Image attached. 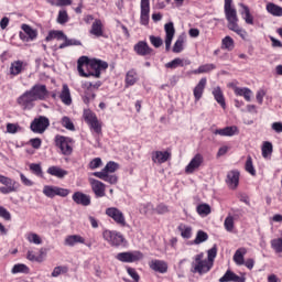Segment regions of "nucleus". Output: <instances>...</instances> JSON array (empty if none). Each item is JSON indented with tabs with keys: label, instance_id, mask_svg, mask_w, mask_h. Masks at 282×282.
Returning a JSON list of instances; mask_svg holds the SVG:
<instances>
[{
	"label": "nucleus",
	"instance_id": "obj_1",
	"mask_svg": "<svg viewBox=\"0 0 282 282\" xmlns=\"http://www.w3.org/2000/svg\"><path fill=\"white\" fill-rule=\"evenodd\" d=\"M109 67V64L101 59H89L87 56H82L77 61V69L79 76L84 78H89L94 76L95 78H100V74Z\"/></svg>",
	"mask_w": 282,
	"mask_h": 282
},
{
	"label": "nucleus",
	"instance_id": "obj_2",
	"mask_svg": "<svg viewBox=\"0 0 282 282\" xmlns=\"http://www.w3.org/2000/svg\"><path fill=\"white\" fill-rule=\"evenodd\" d=\"M224 12H225V19L228 22L227 28L231 32H235L238 34V36H241L243 41H246L248 36V32L241 26H239V17L237 15V9L232 4V0H224Z\"/></svg>",
	"mask_w": 282,
	"mask_h": 282
},
{
	"label": "nucleus",
	"instance_id": "obj_3",
	"mask_svg": "<svg viewBox=\"0 0 282 282\" xmlns=\"http://www.w3.org/2000/svg\"><path fill=\"white\" fill-rule=\"evenodd\" d=\"M83 117L85 122L88 124L91 134L95 138H100V135H102V123L98 120L96 113L90 109H85Z\"/></svg>",
	"mask_w": 282,
	"mask_h": 282
},
{
	"label": "nucleus",
	"instance_id": "obj_4",
	"mask_svg": "<svg viewBox=\"0 0 282 282\" xmlns=\"http://www.w3.org/2000/svg\"><path fill=\"white\" fill-rule=\"evenodd\" d=\"M212 269V263L204 260V253H198L194 257L191 267V272L193 274H207V272H210Z\"/></svg>",
	"mask_w": 282,
	"mask_h": 282
},
{
	"label": "nucleus",
	"instance_id": "obj_5",
	"mask_svg": "<svg viewBox=\"0 0 282 282\" xmlns=\"http://www.w3.org/2000/svg\"><path fill=\"white\" fill-rule=\"evenodd\" d=\"M102 238L112 248H120V246H123V243H127V239H124V236L117 230H109V229L104 230Z\"/></svg>",
	"mask_w": 282,
	"mask_h": 282
},
{
	"label": "nucleus",
	"instance_id": "obj_6",
	"mask_svg": "<svg viewBox=\"0 0 282 282\" xmlns=\"http://www.w3.org/2000/svg\"><path fill=\"white\" fill-rule=\"evenodd\" d=\"M54 142L62 155H72L74 153V140L72 138L57 134Z\"/></svg>",
	"mask_w": 282,
	"mask_h": 282
},
{
	"label": "nucleus",
	"instance_id": "obj_7",
	"mask_svg": "<svg viewBox=\"0 0 282 282\" xmlns=\"http://www.w3.org/2000/svg\"><path fill=\"white\" fill-rule=\"evenodd\" d=\"M115 259H117V261H120L121 263H135V261H140L144 259V254L138 250L123 251V252L117 253Z\"/></svg>",
	"mask_w": 282,
	"mask_h": 282
},
{
	"label": "nucleus",
	"instance_id": "obj_8",
	"mask_svg": "<svg viewBox=\"0 0 282 282\" xmlns=\"http://www.w3.org/2000/svg\"><path fill=\"white\" fill-rule=\"evenodd\" d=\"M50 127V119L45 116H39L34 118L30 124V129L33 133H45Z\"/></svg>",
	"mask_w": 282,
	"mask_h": 282
},
{
	"label": "nucleus",
	"instance_id": "obj_9",
	"mask_svg": "<svg viewBox=\"0 0 282 282\" xmlns=\"http://www.w3.org/2000/svg\"><path fill=\"white\" fill-rule=\"evenodd\" d=\"M34 102L36 100L34 97L31 95L30 90H26L24 94H22L20 97L17 99V104L21 109L24 111H30L31 109H34Z\"/></svg>",
	"mask_w": 282,
	"mask_h": 282
},
{
	"label": "nucleus",
	"instance_id": "obj_10",
	"mask_svg": "<svg viewBox=\"0 0 282 282\" xmlns=\"http://www.w3.org/2000/svg\"><path fill=\"white\" fill-rule=\"evenodd\" d=\"M106 215L110 217V219H113L118 226H127V218H124V214L122 210L118 209V207H108L106 209Z\"/></svg>",
	"mask_w": 282,
	"mask_h": 282
},
{
	"label": "nucleus",
	"instance_id": "obj_11",
	"mask_svg": "<svg viewBox=\"0 0 282 282\" xmlns=\"http://www.w3.org/2000/svg\"><path fill=\"white\" fill-rule=\"evenodd\" d=\"M32 95V97L36 100H46L50 91H47V86L43 84H35L32 86V88L29 90Z\"/></svg>",
	"mask_w": 282,
	"mask_h": 282
},
{
	"label": "nucleus",
	"instance_id": "obj_12",
	"mask_svg": "<svg viewBox=\"0 0 282 282\" xmlns=\"http://www.w3.org/2000/svg\"><path fill=\"white\" fill-rule=\"evenodd\" d=\"M203 164H204V155H202L200 153H197L186 165L185 173L191 175L193 174L194 171H197V169H199V166H202Z\"/></svg>",
	"mask_w": 282,
	"mask_h": 282
},
{
	"label": "nucleus",
	"instance_id": "obj_13",
	"mask_svg": "<svg viewBox=\"0 0 282 282\" xmlns=\"http://www.w3.org/2000/svg\"><path fill=\"white\" fill-rule=\"evenodd\" d=\"M165 30V52L171 51V44L173 43V39L175 36V26L173 22H169L164 25Z\"/></svg>",
	"mask_w": 282,
	"mask_h": 282
},
{
	"label": "nucleus",
	"instance_id": "obj_14",
	"mask_svg": "<svg viewBox=\"0 0 282 282\" xmlns=\"http://www.w3.org/2000/svg\"><path fill=\"white\" fill-rule=\"evenodd\" d=\"M133 50L138 56H150L153 54V48L149 46L147 41H139L134 46Z\"/></svg>",
	"mask_w": 282,
	"mask_h": 282
},
{
	"label": "nucleus",
	"instance_id": "obj_15",
	"mask_svg": "<svg viewBox=\"0 0 282 282\" xmlns=\"http://www.w3.org/2000/svg\"><path fill=\"white\" fill-rule=\"evenodd\" d=\"M89 182H90L91 191L95 194V197H105V195H106L105 183H102L96 178H90Z\"/></svg>",
	"mask_w": 282,
	"mask_h": 282
},
{
	"label": "nucleus",
	"instance_id": "obj_16",
	"mask_svg": "<svg viewBox=\"0 0 282 282\" xmlns=\"http://www.w3.org/2000/svg\"><path fill=\"white\" fill-rule=\"evenodd\" d=\"M73 202L78 204L79 206H90L91 205V196L83 193V192H75L72 196Z\"/></svg>",
	"mask_w": 282,
	"mask_h": 282
},
{
	"label": "nucleus",
	"instance_id": "obj_17",
	"mask_svg": "<svg viewBox=\"0 0 282 282\" xmlns=\"http://www.w3.org/2000/svg\"><path fill=\"white\" fill-rule=\"evenodd\" d=\"M89 33L97 39H100V36H105V24H102V20L95 19Z\"/></svg>",
	"mask_w": 282,
	"mask_h": 282
},
{
	"label": "nucleus",
	"instance_id": "obj_18",
	"mask_svg": "<svg viewBox=\"0 0 282 282\" xmlns=\"http://www.w3.org/2000/svg\"><path fill=\"white\" fill-rule=\"evenodd\" d=\"M23 32H20V39L22 41H34L39 36V32L28 24H22ZM25 34L28 37H25Z\"/></svg>",
	"mask_w": 282,
	"mask_h": 282
},
{
	"label": "nucleus",
	"instance_id": "obj_19",
	"mask_svg": "<svg viewBox=\"0 0 282 282\" xmlns=\"http://www.w3.org/2000/svg\"><path fill=\"white\" fill-rule=\"evenodd\" d=\"M239 171L237 170L227 173L226 184L231 191H235L239 186Z\"/></svg>",
	"mask_w": 282,
	"mask_h": 282
},
{
	"label": "nucleus",
	"instance_id": "obj_20",
	"mask_svg": "<svg viewBox=\"0 0 282 282\" xmlns=\"http://www.w3.org/2000/svg\"><path fill=\"white\" fill-rule=\"evenodd\" d=\"M150 268L160 274H166V272H169V263L164 260H152L150 262Z\"/></svg>",
	"mask_w": 282,
	"mask_h": 282
},
{
	"label": "nucleus",
	"instance_id": "obj_21",
	"mask_svg": "<svg viewBox=\"0 0 282 282\" xmlns=\"http://www.w3.org/2000/svg\"><path fill=\"white\" fill-rule=\"evenodd\" d=\"M171 159V153L169 151H154L152 152V162L154 164H164Z\"/></svg>",
	"mask_w": 282,
	"mask_h": 282
},
{
	"label": "nucleus",
	"instance_id": "obj_22",
	"mask_svg": "<svg viewBox=\"0 0 282 282\" xmlns=\"http://www.w3.org/2000/svg\"><path fill=\"white\" fill-rule=\"evenodd\" d=\"M207 79L203 77L198 84L194 87L193 94L195 98V102H199L202 100V96H204V89H206Z\"/></svg>",
	"mask_w": 282,
	"mask_h": 282
},
{
	"label": "nucleus",
	"instance_id": "obj_23",
	"mask_svg": "<svg viewBox=\"0 0 282 282\" xmlns=\"http://www.w3.org/2000/svg\"><path fill=\"white\" fill-rule=\"evenodd\" d=\"M239 7L241 8L240 14L243 19V21L247 23V25H254V18L250 13V8L243 3H239Z\"/></svg>",
	"mask_w": 282,
	"mask_h": 282
},
{
	"label": "nucleus",
	"instance_id": "obj_24",
	"mask_svg": "<svg viewBox=\"0 0 282 282\" xmlns=\"http://www.w3.org/2000/svg\"><path fill=\"white\" fill-rule=\"evenodd\" d=\"M46 173L48 175H52L53 177H57L58 180H63V177L69 175V172H67V170H63L56 165L50 166Z\"/></svg>",
	"mask_w": 282,
	"mask_h": 282
},
{
	"label": "nucleus",
	"instance_id": "obj_25",
	"mask_svg": "<svg viewBox=\"0 0 282 282\" xmlns=\"http://www.w3.org/2000/svg\"><path fill=\"white\" fill-rule=\"evenodd\" d=\"M219 282H246V279L237 275L230 270H227L226 273L219 279Z\"/></svg>",
	"mask_w": 282,
	"mask_h": 282
},
{
	"label": "nucleus",
	"instance_id": "obj_26",
	"mask_svg": "<svg viewBox=\"0 0 282 282\" xmlns=\"http://www.w3.org/2000/svg\"><path fill=\"white\" fill-rule=\"evenodd\" d=\"M78 243H85V239L80 235H69L64 240V246H68L69 248H74Z\"/></svg>",
	"mask_w": 282,
	"mask_h": 282
},
{
	"label": "nucleus",
	"instance_id": "obj_27",
	"mask_svg": "<svg viewBox=\"0 0 282 282\" xmlns=\"http://www.w3.org/2000/svg\"><path fill=\"white\" fill-rule=\"evenodd\" d=\"M216 102L220 105L223 109L226 108V98L224 97V91H221V87L217 86L212 91Z\"/></svg>",
	"mask_w": 282,
	"mask_h": 282
},
{
	"label": "nucleus",
	"instance_id": "obj_28",
	"mask_svg": "<svg viewBox=\"0 0 282 282\" xmlns=\"http://www.w3.org/2000/svg\"><path fill=\"white\" fill-rule=\"evenodd\" d=\"M94 177H98V180H102V182H107L108 184H118V176L116 174H105V173H93Z\"/></svg>",
	"mask_w": 282,
	"mask_h": 282
},
{
	"label": "nucleus",
	"instance_id": "obj_29",
	"mask_svg": "<svg viewBox=\"0 0 282 282\" xmlns=\"http://www.w3.org/2000/svg\"><path fill=\"white\" fill-rule=\"evenodd\" d=\"M138 83V72L135 68H132L126 74V87H133Z\"/></svg>",
	"mask_w": 282,
	"mask_h": 282
},
{
	"label": "nucleus",
	"instance_id": "obj_30",
	"mask_svg": "<svg viewBox=\"0 0 282 282\" xmlns=\"http://www.w3.org/2000/svg\"><path fill=\"white\" fill-rule=\"evenodd\" d=\"M215 135H223V137H228L231 138V135H235L237 133V127L231 126V127H226L223 129H216L214 131Z\"/></svg>",
	"mask_w": 282,
	"mask_h": 282
},
{
	"label": "nucleus",
	"instance_id": "obj_31",
	"mask_svg": "<svg viewBox=\"0 0 282 282\" xmlns=\"http://www.w3.org/2000/svg\"><path fill=\"white\" fill-rule=\"evenodd\" d=\"M59 98L64 105H72V94L69 93V86H67V84L63 85Z\"/></svg>",
	"mask_w": 282,
	"mask_h": 282
},
{
	"label": "nucleus",
	"instance_id": "obj_32",
	"mask_svg": "<svg viewBox=\"0 0 282 282\" xmlns=\"http://www.w3.org/2000/svg\"><path fill=\"white\" fill-rule=\"evenodd\" d=\"M64 41L65 40V32L63 31H56L52 30L48 32L47 36L45 37V41L50 43V41Z\"/></svg>",
	"mask_w": 282,
	"mask_h": 282
},
{
	"label": "nucleus",
	"instance_id": "obj_33",
	"mask_svg": "<svg viewBox=\"0 0 282 282\" xmlns=\"http://www.w3.org/2000/svg\"><path fill=\"white\" fill-rule=\"evenodd\" d=\"M78 45H83V43L79 40L69 39L65 35L64 42L59 44L58 50H65V47H72V46H78Z\"/></svg>",
	"mask_w": 282,
	"mask_h": 282
},
{
	"label": "nucleus",
	"instance_id": "obj_34",
	"mask_svg": "<svg viewBox=\"0 0 282 282\" xmlns=\"http://www.w3.org/2000/svg\"><path fill=\"white\" fill-rule=\"evenodd\" d=\"M221 50H227V52H232L235 50V40H232L230 35H227L221 40Z\"/></svg>",
	"mask_w": 282,
	"mask_h": 282
},
{
	"label": "nucleus",
	"instance_id": "obj_35",
	"mask_svg": "<svg viewBox=\"0 0 282 282\" xmlns=\"http://www.w3.org/2000/svg\"><path fill=\"white\" fill-rule=\"evenodd\" d=\"M118 169H119L118 163L113 161H109L100 172H94V173L113 174L116 173V171H118Z\"/></svg>",
	"mask_w": 282,
	"mask_h": 282
},
{
	"label": "nucleus",
	"instance_id": "obj_36",
	"mask_svg": "<svg viewBox=\"0 0 282 282\" xmlns=\"http://www.w3.org/2000/svg\"><path fill=\"white\" fill-rule=\"evenodd\" d=\"M23 72V62L22 61H15L11 63L10 66V74L11 76H19Z\"/></svg>",
	"mask_w": 282,
	"mask_h": 282
},
{
	"label": "nucleus",
	"instance_id": "obj_37",
	"mask_svg": "<svg viewBox=\"0 0 282 282\" xmlns=\"http://www.w3.org/2000/svg\"><path fill=\"white\" fill-rule=\"evenodd\" d=\"M213 69H217L215 64H205L200 65L197 69H194L192 74H208L209 72H213Z\"/></svg>",
	"mask_w": 282,
	"mask_h": 282
},
{
	"label": "nucleus",
	"instance_id": "obj_38",
	"mask_svg": "<svg viewBox=\"0 0 282 282\" xmlns=\"http://www.w3.org/2000/svg\"><path fill=\"white\" fill-rule=\"evenodd\" d=\"M267 12L272 14V17H282V7L270 2L267 4Z\"/></svg>",
	"mask_w": 282,
	"mask_h": 282
},
{
	"label": "nucleus",
	"instance_id": "obj_39",
	"mask_svg": "<svg viewBox=\"0 0 282 282\" xmlns=\"http://www.w3.org/2000/svg\"><path fill=\"white\" fill-rule=\"evenodd\" d=\"M248 251L246 250V248H239L235 254H234V261L237 265H243L245 260H243V256L247 253Z\"/></svg>",
	"mask_w": 282,
	"mask_h": 282
},
{
	"label": "nucleus",
	"instance_id": "obj_40",
	"mask_svg": "<svg viewBox=\"0 0 282 282\" xmlns=\"http://www.w3.org/2000/svg\"><path fill=\"white\" fill-rule=\"evenodd\" d=\"M178 230H180L181 237H183V239H191V237H193V228L191 226L181 224L178 226Z\"/></svg>",
	"mask_w": 282,
	"mask_h": 282
},
{
	"label": "nucleus",
	"instance_id": "obj_41",
	"mask_svg": "<svg viewBox=\"0 0 282 282\" xmlns=\"http://www.w3.org/2000/svg\"><path fill=\"white\" fill-rule=\"evenodd\" d=\"M12 274H30V268L23 263L14 264L12 270Z\"/></svg>",
	"mask_w": 282,
	"mask_h": 282
},
{
	"label": "nucleus",
	"instance_id": "obj_42",
	"mask_svg": "<svg viewBox=\"0 0 282 282\" xmlns=\"http://www.w3.org/2000/svg\"><path fill=\"white\" fill-rule=\"evenodd\" d=\"M43 195H45V197H48L50 199H54V197H56V186L45 185L43 187Z\"/></svg>",
	"mask_w": 282,
	"mask_h": 282
},
{
	"label": "nucleus",
	"instance_id": "obj_43",
	"mask_svg": "<svg viewBox=\"0 0 282 282\" xmlns=\"http://www.w3.org/2000/svg\"><path fill=\"white\" fill-rule=\"evenodd\" d=\"M0 184L7 188H17V181L0 174Z\"/></svg>",
	"mask_w": 282,
	"mask_h": 282
},
{
	"label": "nucleus",
	"instance_id": "obj_44",
	"mask_svg": "<svg viewBox=\"0 0 282 282\" xmlns=\"http://www.w3.org/2000/svg\"><path fill=\"white\" fill-rule=\"evenodd\" d=\"M167 69H177V67H184V59L176 57L173 61L165 64Z\"/></svg>",
	"mask_w": 282,
	"mask_h": 282
},
{
	"label": "nucleus",
	"instance_id": "obj_45",
	"mask_svg": "<svg viewBox=\"0 0 282 282\" xmlns=\"http://www.w3.org/2000/svg\"><path fill=\"white\" fill-rule=\"evenodd\" d=\"M271 248L274 250L276 254H281L282 252V235L279 238L271 240Z\"/></svg>",
	"mask_w": 282,
	"mask_h": 282
},
{
	"label": "nucleus",
	"instance_id": "obj_46",
	"mask_svg": "<svg viewBox=\"0 0 282 282\" xmlns=\"http://www.w3.org/2000/svg\"><path fill=\"white\" fill-rule=\"evenodd\" d=\"M196 212L200 217H208L210 215V205L208 204H200L196 207Z\"/></svg>",
	"mask_w": 282,
	"mask_h": 282
},
{
	"label": "nucleus",
	"instance_id": "obj_47",
	"mask_svg": "<svg viewBox=\"0 0 282 282\" xmlns=\"http://www.w3.org/2000/svg\"><path fill=\"white\" fill-rule=\"evenodd\" d=\"M215 259H217V245H214L208 251H207V262L212 263V267L215 263Z\"/></svg>",
	"mask_w": 282,
	"mask_h": 282
},
{
	"label": "nucleus",
	"instance_id": "obj_48",
	"mask_svg": "<svg viewBox=\"0 0 282 282\" xmlns=\"http://www.w3.org/2000/svg\"><path fill=\"white\" fill-rule=\"evenodd\" d=\"M227 232H232L235 230V220L232 219V214H228L224 223Z\"/></svg>",
	"mask_w": 282,
	"mask_h": 282
},
{
	"label": "nucleus",
	"instance_id": "obj_49",
	"mask_svg": "<svg viewBox=\"0 0 282 282\" xmlns=\"http://www.w3.org/2000/svg\"><path fill=\"white\" fill-rule=\"evenodd\" d=\"M273 147L272 142L265 141L262 144V158H268L269 155H272Z\"/></svg>",
	"mask_w": 282,
	"mask_h": 282
},
{
	"label": "nucleus",
	"instance_id": "obj_50",
	"mask_svg": "<svg viewBox=\"0 0 282 282\" xmlns=\"http://www.w3.org/2000/svg\"><path fill=\"white\" fill-rule=\"evenodd\" d=\"M30 171L32 172L33 175H36V177H43V167H41V164L31 163Z\"/></svg>",
	"mask_w": 282,
	"mask_h": 282
},
{
	"label": "nucleus",
	"instance_id": "obj_51",
	"mask_svg": "<svg viewBox=\"0 0 282 282\" xmlns=\"http://www.w3.org/2000/svg\"><path fill=\"white\" fill-rule=\"evenodd\" d=\"M204 241H208V234H206V231L198 230L194 243L199 246V243H204Z\"/></svg>",
	"mask_w": 282,
	"mask_h": 282
},
{
	"label": "nucleus",
	"instance_id": "obj_52",
	"mask_svg": "<svg viewBox=\"0 0 282 282\" xmlns=\"http://www.w3.org/2000/svg\"><path fill=\"white\" fill-rule=\"evenodd\" d=\"M69 21V15L67 14V11L65 10H59L58 15H57V23L59 25H65Z\"/></svg>",
	"mask_w": 282,
	"mask_h": 282
},
{
	"label": "nucleus",
	"instance_id": "obj_53",
	"mask_svg": "<svg viewBox=\"0 0 282 282\" xmlns=\"http://www.w3.org/2000/svg\"><path fill=\"white\" fill-rule=\"evenodd\" d=\"M61 123H62V127H64L68 131L76 130V128L74 127V122L72 121V119H69V117H63Z\"/></svg>",
	"mask_w": 282,
	"mask_h": 282
},
{
	"label": "nucleus",
	"instance_id": "obj_54",
	"mask_svg": "<svg viewBox=\"0 0 282 282\" xmlns=\"http://www.w3.org/2000/svg\"><path fill=\"white\" fill-rule=\"evenodd\" d=\"M245 169H246L247 173H250V175H257V170H254V165L252 164L251 156L247 158Z\"/></svg>",
	"mask_w": 282,
	"mask_h": 282
},
{
	"label": "nucleus",
	"instance_id": "obj_55",
	"mask_svg": "<svg viewBox=\"0 0 282 282\" xmlns=\"http://www.w3.org/2000/svg\"><path fill=\"white\" fill-rule=\"evenodd\" d=\"M183 50H184V39L178 37L174 43L172 51L174 52V54H180V52H182Z\"/></svg>",
	"mask_w": 282,
	"mask_h": 282
},
{
	"label": "nucleus",
	"instance_id": "obj_56",
	"mask_svg": "<svg viewBox=\"0 0 282 282\" xmlns=\"http://www.w3.org/2000/svg\"><path fill=\"white\" fill-rule=\"evenodd\" d=\"M90 171H96V169H100L102 166V159L100 158H95L93 159L89 164H88Z\"/></svg>",
	"mask_w": 282,
	"mask_h": 282
},
{
	"label": "nucleus",
	"instance_id": "obj_57",
	"mask_svg": "<svg viewBox=\"0 0 282 282\" xmlns=\"http://www.w3.org/2000/svg\"><path fill=\"white\" fill-rule=\"evenodd\" d=\"M26 239L30 243H35V246H41V243H43V240L37 234H29Z\"/></svg>",
	"mask_w": 282,
	"mask_h": 282
},
{
	"label": "nucleus",
	"instance_id": "obj_58",
	"mask_svg": "<svg viewBox=\"0 0 282 282\" xmlns=\"http://www.w3.org/2000/svg\"><path fill=\"white\" fill-rule=\"evenodd\" d=\"M72 193V191L67 189V188H63V187H55V197H67V195H69Z\"/></svg>",
	"mask_w": 282,
	"mask_h": 282
},
{
	"label": "nucleus",
	"instance_id": "obj_59",
	"mask_svg": "<svg viewBox=\"0 0 282 282\" xmlns=\"http://www.w3.org/2000/svg\"><path fill=\"white\" fill-rule=\"evenodd\" d=\"M66 272H67V267H55L53 269L52 276L53 278L61 276V274H66Z\"/></svg>",
	"mask_w": 282,
	"mask_h": 282
},
{
	"label": "nucleus",
	"instance_id": "obj_60",
	"mask_svg": "<svg viewBox=\"0 0 282 282\" xmlns=\"http://www.w3.org/2000/svg\"><path fill=\"white\" fill-rule=\"evenodd\" d=\"M127 272L131 279H133L134 282H140V274H138V271L135 269L128 267Z\"/></svg>",
	"mask_w": 282,
	"mask_h": 282
},
{
	"label": "nucleus",
	"instance_id": "obj_61",
	"mask_svg": "<svg viewBox=\"0 0 282 282\" xmlns=\"http://www.w3.org/2000/svg\"><path fill=\"white\" fill-rule=\"evenodd\" d=\"M150 12L151 11H141V13H140L141 25H149Z\"/></svg>",
	"mask_w": 282,
	"mask_h": 282
},
{
	"label": "nucleus",
	"instance_id": "obj_62",
	"mask_svg": "<svg viewBox=\"0 0 282 282\" xmlns=\"http://www.w3.org/2000/svg\"><path fill=\"white\" fill-rule=\"evenodd\" d=\"M150 43L153 45V47H162V37L160 36H150Z\"/></svg>",
	"mask_w": 282,
	"mask_h": 282
},
{
	"label": "nucleus",
	"instance_id": "obj_63",
	"mask_svg": "<svg viewBox=\"0 0 282 282\" xmlns=\"http://www.w3.org/2000/svg\"><path fill=\"white\" fill-rule=\"evenodd\" d=\"M141 12H151V0H141Z\"/></svg>",
	"mask_w": 282,
	"mask_h": 282
},
{
	"label": "nucleus",
	"instance_id": "obj_64",
	"mask_svg": "<svg viewBox=\"0 0 282 282\" xmlns=\"http://www.w3.org/2000/svg\"><path fill=\"white\" fill-rule=\"evenodd\" d=\"M0 217L6 221H10L12 219V214H10L6 207H0Z\"/></svg>",
	"mask_w": 282,
	"mask_h": 282
}]
</instances>
